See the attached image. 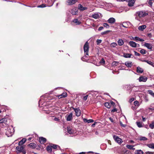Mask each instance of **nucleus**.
I'll return each instance as SVG.
<instances>
[{"instance_id": "nucleus-29", "label": "nucleus", "mask_w": 154, "mask_h": 154, "mask_svg": "<svg viewBox=\"0 0 154 154\" xmlns=\"http://www.w3.org/2000/svg\"><path fill=\"white\" fill-rule=\"evenodd\" d=\"M52 148L51 146H48L47 147V150L48 152H51L52 151Z\"/></svg>"}, {"instance_id": "nucleus-4", "label": "nucleus", "mask_w": 154, "mask_h": 154, "mask_svg": "<svg viewBox=\"0 0 154 154\" xmlns=\"http://www.w3.org/2000/svg\"><path fill=\"white\" fill-rule=\"evenodd\" d=\"M14 131V129L12 128H8L6 132V134L8 137H10L13 135Z\"/></svg>"}, {"instance_id": "nucleus-3", "label": "nucleus", "mask_w": 154, "mask_h": 154, "mask_svg": "<svg viewBox=\"0 0 154 154\" xmlns=\"http://www.w3.org/2000/svg\"><path fill=\"white\" fill-rule=\"evenodd\" d=\"M148 14L145 12L143 11H140L137 12L136 13V15H137L139 17H144L147 15Z\"/></svg>"}, {"instance_id": "nucleus-53", "label": "nucleus", "mask_w": 154, "mask_h": 154, "mask_svg": "<svg viewBox=\"0 0 154 154\" xmlns=\"http://www.w3.org/2000/svg\"><path fill=\"white\" fill-rule=\"evenodd\" d=\"M88 95L84 96L83 97V98L84 100H86L88 98Z\"/></svg>"}, {"instance_id": "nucleus-25", "label": "nucleus", "mask_w": 154, "mask_h": 154, "mask_svg": "<svg viewBox=\"0 0 154 154\" xmlns=\"http://www.w3.org/2000/svg\"><path fill=\"white\" fill-rule=\"evenodd\" d=\"M67 131L68 133L70 134H73L74 131L73 130H72L71 128H70L69 127H67Z\"/></svg>"}, {"instance_id": "nucleus-20", "label": "nucleus", "mask_w": 154, "mask_h": 154, "mask_svg": "<svg viewBox=\"0 0 154 154\" xmlns=\"http://www.w3.org/2000/svg\"><path fill=\"white\" fill-rule=\"evenodd\" d=\"M23 148V146H17L16 147V149L20 152H22Z\"/></svg>"}, {"instance_id": "nucleus-10", "label": "nucleus", "mask_w": 154, "mask_h": 154, "mask_svg": "<svg viewBox=\"0 0 154 154\" xmlns=\"http://www.w3.org/2000/svg\"><path fill=\"white\" fill-rule=\"evenodd\" d=\"M144 45L145 47H146L148 49L150 50H151L152 48V45L148 43H145Z\"/></svg>"}, {"instance_id": "nucleus-2", "label": "nucleus", "mask_w": 154, "mask_h": 154, "mask_svg": "<svg viewBox=\"0 0 154 154\" xmlns=\"http://www.w3.org/2000/svg\"><path fill=\"white\" fill-rule=\"evenodd\" d=\"M7 119L4 118L0 120V127H5L7 126Z\"/></svg>"}, {"instance_id": "nucleus-35", "label": "nucleus", "mask_w": 154, "mask_h": 154, "mask_svg": "<svg viewBox=\"0 0 154 154\" xmlns=\"http://www.w3.org/2000/svg\"><path fill=\"white\" fill-rule=\"evenodd\" d=\"M117 45V44L115 42H113L111 44L110 46L111 47H115Z\"/></svg>"}, {"instance_id": "nucleus-48", "label": "nucleus", "mask_w": 154, "mask_h": 154, "mask_svg": "<svg viewBox=\"0 0 154 154\" xmlns=\"http://www.w3.org/2000/svg\"><path fill=\"white\" fill-rule=\"evenodd\" d=\"M73 23H76V25L77 24V19H75L74 20H73L72 22L71 23L73 25Z\"/></svg>"}, {"instance_id": "nucleus-9", "label": "nucleus", "mask_w": 154, "mask_h": 154, "mask_svg": "<svg viewBox=\"0 0 154 154\" xmlns=\"http://www.w3.org/2000/svg\"><path fill=\"white\" fill-rule=\"evenodd\" d=\"M78 9L81 11H83L87 10L88 8L86 7H83L81 4H80L79 5Z\"/></svg>"}, {"instance_id": "nucleus-61", "label": "nucleus", "mask_w": 154, "mask_h": 154, "mask_svg": "<svg viewBox=\"0 0 154 154\" xmlns=\"http://www.w3.org/2000/svg\"><path fill=\"white\" fill-rule=\"evenodd\" d=\"M74 110L75 112V115L77 116V108H75V109H74Z\"/></svg>"}, {"instance_id": "nucleus-19", "label": "nucleus", "mask_w": 154, "mask_h": 154, "mask_svg": "<svg viewBox=\"0 0 154 154\" xmlns=\"http://www.w3.org/2000/svg\"><path fill=\"white\" fill-rule=\"evenodd\" d=\"M146 26L145 25H143L142 26H140L138 27V29L139 30L141 31H143L144 29L146 28Z\"/></svg>"}, {"instance_id": "nucleus-27", "label": "nucleus", "mask_w": 154, "mask_h": 154, "mask_svg": "<svg viewBox=\"0 0 154 154\" xmlns=\"http://www.w3.org/2000/svg\"><path fill=\"white\" fill-rule=\"evenodd\" d=\"M104 105L107 108L109 109L111 107V104L110 103L106 102L104 103Z\"/></svg>"}, {"instance_id": "nucleus-37", "label": "nucleus", "mask_w": 154, "mask_h": 154, "mask_svg": "<svg viewBox=\"0 0 154 154\" xmlns=\"http://www.w3.org/2000/svg\"><path fill=\"white\" fill-rule=\"evenodd\" d=\"M35 144L33 143H31L29 144V146L32 148H34L35 147Z\"/></svg>"}, {"instance_id": "nucleus-18", "label": "nucleus", "mask_w": 154, "mask_h": 154, "mask_svg": "<svg viewBox=\"0 0 154 154\" xmlns=\"http://www.w3.org/2000/svg\"><path fill=\"white\" fill-rule=\"evenodd\" d=\"M77 12V10L76 8H75L72 9L71 11V13L73 15H76V12Z\"/></svg>"}, {"instance_id": "nucleus-33", "label": "nucleus", "mask_w": 154, "mask_h": 154, "mask_svg": "<svg viewBox=\"0 0 154 154\" xmlns=\"http://www.w3.org/2000/svg\"><path fill=\"white\" fill-rule=\"evenodd\" d=\"M136 124L138 127L139 128L142 127L143 126L142 123H141L140 122H136Z\"/></svg>"}, {"instance_id": "nucleus-28", "label": "nucleus", "mask_w": 154, "mask_h": 154, "mask_svg": "<svg viewBox=\"0 0 154 154\" xmlns=\"http://www.w3.org/2000/svg\"><path fill=\"white\" fill-rule=\"evenodd\" d=\"M134 146L131 145H127L126 146V147L128 149H132L134 150L135 148H134Z\"/></svg>"}, {"instance_id": "nucleus-36", "label": "nucleus", "mask_w": 154, "mask_h": 154, "mask_svg": "<svg viewBox=\"0 0 154 154\" xmlns=\"http://www.w3.org/2000/svg\"><path fill=\"white\" fill-rule=\"evenodd\" d=\"M119 64V62L116 61H114L112 63V65L113 66H117Z\"/></svg>"}, {"instance_id": "nucleus-51", "label": "nucleus", "mask_w": 154, "mask_h": 154, "mask_svg": "<svg viewBox=\"0 0 154 154\" xmlns=\"http://www.w3.org/2000/svg\"><path fill=\"white\" fill-rule=\"evenodd\" d=\"M134 54H135V55H136V56H140V54L137 53V52L136 51H134Z\"/></svg>"}, {"instance_id": "nucleus-62", "label": "nucleus", "mask_w": 154, "mask_h": 154, "mask_svg": "<svg viewBox=\"0 0 154 154\" xmlns=\"http://www.w3.org/2000/svg\"><path fill=\"white\" fill-rule=\"evenodd\" d=\"M109 119L111 122H114V121L113 120V119L112 118H111V117H110L109 118Z\"/></svg>"}, {"instance_id": "nucleus-11", "label": "nucleus", "mask_w": 154, "mask_h": 154, "mask_svg": "<svg viewBox=\"0 0 154 154\" xmlns=\"http://www.w3.org/2000/svg\"><path fill=\"white\" fill-rule=\"evenodd\" d=\"M72 112H70V114L68 115H67L66 116V119L67 121H70L72 119Z\"/></svg>"}, {"instance_id": "nucleus-42", "label": "nucleus", "mask_w": 154, "mask_h": 154, "mask_svg": "<svg viewBox=\"0 0 154 154\" xmlns=\"http://www.w3.org/2000/svg\"><path fill=\"white\" fill-rule=\"evenodd\" d=\"M51 146L52 148H53L54 149H56L57 148V147L58 146L57 145L55 144H53V145L52 146L51 145ZM58 147H59V146Z\"/></svg>"}, {"instance_id": "nucleus-45", "label": "nucleus", "mask_w": 154, "mask_h": 154, "mask_svg": "<svg viewBox=\"0 0 154 154\" xmlns=\"http://www.w3.org/2000/svg\"><path fill=\"white\" fill-rule=\"evenodd\" d=\"M102 41L101 40L98 39L96 41V42L97 43V45H99V44H100V43H101Z\"/></svg>"}, {"instance_id": "nucleus-14", "label": "nucleus", "mask_w": 154, "mask_h": 154, "mask_svg": "<svg viewBox=\"0 0 154 154\" xmlns=\"http://www.w3.org/2000/svg\"><path fill=\"white\" fill-rule=\"evenodd\" d=\"M136 0H129L128 3V5L129 7L133 6Z\"/></svg>"}, {"instance_id": "nucleus-30", "label": "nucleus", "mask_w": 154, "mask_h": 154, "mask_svg": "<svg viewBox=\"0 0 154 154\" xmlns=\"http://www.w3.org/2000/svg\"><path fill=\"white\" fill-rule=\"evenodd\" d=\"M147 145V146L149 148L152 149H154V143H150L149 144H148Z\"/></svg>"}, {"instance_id": "nucleus-46", "label": "nucleus", "mask_w": 154, "mask_h": 154, "mask_svg": "<svg viewBox=\"0 0 154 154\" xmlns=\"http://www.w3.org/2000/svg\"><path fill=\"white\" fill-rule=\"evenodd\" d=\"M134 105L135 106H139V103L137 101H135L134 102Z\"/></svg>"}, {"instance_id": "nucleus-54", "label": "nucleus", "mask_w": 154, "mask_h": 154, "mask_svg": "<svg viewBox=\"0 0 154 154\" xmlns=\"http://www.w3.org/2000/svg\"><path fill=\"white\" fill-rule=\"evenodd\" d=\"M103 29V26H100L98 28L99 31H101Z\"/></svg>"}, {"instance_id": "nucleus-60", "label": "nucleus", "mask_w": 154, "mask_h": 154, "mask_svg": "<svg viewBox=\"0 0 154 154\" xmlns=\"http://www.w3.org/2000/svg\"><path fill=\"white\" fill-rule=\"evenodd\" d=\"M54 120L55 121H59V119L58 118H55L54 119Z\"/></svg>"}, {"instance_id": "nucleus-17", "label": "nucleus", "mask_w": 154, "mask_h": 154, "mask_svg": "<svg viewBox=\"0 0 154 154\" xmlns=\"http://www.w3.org/2000/svg\"><path fill=\"white\" fill-rule=\"evenodd\" d=\"M128 67H131L132 66V62L130 61H127L125 63H123Z\"/></svg>"}, {"instance_id": "nucleus-56", "label": "nucleus", "mask_w": 154, "mask_h": 154, "mask_svg": "<svg viewBox=\"0 0 154 154\" xmlns=\"http://www.w3.org/2000/svg\"><path fill=\"white\" fill-rule=\"evenodd\" d=\"M117 111V110L116 109V108H114V109H112V110L111 112H115Z\"/></svg>"}, {"instance_id": "nucleus-26", "label": "nucleus", "mask_w": 154, "mask_h": 154, "mask_svg": "<svg viewBox=\"0 0 154 154\" xmlns=\"http://www.w3.org/2000/svg\"><path fill=\"white\" fill-rule=\"evenodd\" d=\"M144 62H146L147 63L149 64V65L152 66L153 67H154V63L151 62L150 61H149L148 60H145L144 61Z\"/></svg>"}, {"instance_id": "nucleus-6", "label": "nucleus", "mask_w": 154, "mask_h": 154, "mask_svg": "<svg viewBox=\"0 0 154 154\" xmlns=\"http://www.w3.org/2000/svg\"><path fill=\"white\" fill-rule=\"evenodd\" d=\"M129 44L133 48H136L140 46V45L139 44L136 43L135 42L130 41L129 42Z\"/></svg>"}, {"instance_id": "nucleus-64", "label": "nucleus", "mask_w": 154, "mask_h": 154, "mask_svg": "<svg viewBox=\"0 0 154 154\" xmlns=\"http://www.w3.org/2000/svg\"><path fill=\"white\" fill-rule=\"evenodd\" d=\"M96 123V122H94V123H93V124H92V125H91L93 127H94Z\"/></svg>"}, {"instance_id": "nucleus-39", "label": "nucleus", "mask_w": 154, "mask_h": 154, "mask_svg": "<svg viewBox=\"0 0 154 154\" xmlns=\"http://www.w3.org/2000/svg\"><path fill=\"white\" fill-rule=\"evenodd\" d=\"M139 139L140 140H147V138L145 137H139Z\"/></svg>"}, {"instance_id": "nucleus-1", "label": "nucleus", "mask_w": 154, "mask_h": 154, "mask_svg": "<svg viewBox=\"0 0 154 154\" xmlns=\"http://www.w3.org/2000/svg\"><path fill=\"white\" fill-rule=\"evenodd\" d=\"M89 48V43L88 42H86L83 47L85 56L81 58L82 60L83 61H86L87 60V59H85V58H87L88 56Z\"/></svg>"}, {"instance_id": "nucleus-13", "label": "nucleus", "mask_w": 154, "mask_h": 154, "mask_svg": "<svg viewBox=\"0 0 154 154\" xmlns=\"http://www.w3.org/2000/svg\"><path fill=\"white\" fill-rule=\"evenodd\" d=\"M115 21V19L113 17H111L107 20L108 22L111 24L114 23Z\"/></svg>"}, {"instance_id": "nucleus-40", "label": "nucleus", "mask_w": 154, "mask_h": 154, "mask_svg": "<svg viewBox=\"0 0 154 154\" xmlns=\"http://www.w3.org/2000/svg\"><path fill=\"white\" fill-rule=\"evenodd\" d=\"M140 53L142 54H146V50L144 49H142L140 51Z\"/></svg>"}, {"instance_id": "nucleus-12", "label": "nucleus", "mask_w": 154, "mask_h": 154, "mask_svg": "<svg viewBox=\"0 0 154 154\" xmlns=\"http://www.w3.org/2000/svg\"><path fill=\"white\" fill-rule=\"evenodd\" d=\"M39 141L41 144H44L46 143V139L43 137H40L39 138Z\"/></svg>"}, {"instance_id": "nucleus-58", "label": "nucleus", "mask_w": 154, "mask_h": 154, "mask_svg": "<svg viewBox=\"0 0 154 154\" xmlns=\"http://www.w3.org/2000/svg\"><path fill=\"white\" fill-rule=\"evenodd\" d=\"M111 104V105H112L113 106L115 104V103L113 102L112 101H111V102H110V103Z\"/></svg>"}, {"instance_id": "nucleus-22", "label": "nucleus", "mask_w": 154, "mask_h": 154, "mask_svg": "<svg viewBox=\"0 0 154 154\" xmlns=\"http://www.w3.org/2000/svg\"><path fill=\"white\" fill-rule=\"evenodd\" d=\"M99 14L98 13L94 14L92 15L91 17L94 19H98L99 17Z\"/></svg>"}, {"instance_id": "nucleus-49", "label": "nucleus", "mask_w": 154, "mask_h": 154, "mask_svg": "<svg viewBox=\"0 0 154 154\" xmlns=\"http://www.w3.org/2000/svg\"><path fill=\"white\" fill-rule=\"evenodd\" d=\"M81 114V111L78 108V116H80Z\"/></svg>"}, {"instance_id": "nucleus-43", "label": "nucleus", "mask_w": 154, "mask_h": 154, "mask_svg": "<svg viewBox=\"0 0 154 154\" xmlns=\"http://www.w3.org/2000/svg\"><path fill=\"white\" fill-rule=\"evenodd\" d=\"M103 26L104 27H106L107 28H109V25L107 23H104L103 24Z\"/></svg>"}, {"instance_id": "nucleus-7", "label": "nucleus", "mask_w": 154, "mask_h": 154, "mask_svg": "<svg viewBox=\"0 0 154 154\" xmlns=\"http://www.w3.org/2000/svg\"><path fill=\"white\" fill-rule=\"evenodd\" d=\"M113 138L119 144L121 143L122 142V139L117 136L113 135Z\"/></svg>"}, {"instance_id": "nucleus-47", "label": "nucleus", "mask_w": 154, "mask_h": 154, "mask_svg": "<svg viewBox=\"0 0 154 154\" xmlns=\"http://www.w3.org/2000/svg\"><path fill=\"white\" fill-rule=\"evenodd\" d=\"M67 94L66 93H63L61 95L58 97H59L60 96H62V97H65L66 96Z\"/></svg>"}, {"instance_id": "nucleus-55", "label": "nucleus", "mask_w": 154, "mask_h": 154, "mask_svg": "<svg viewBox=\"0 0 154 154\" xmlns=\"http://www.w3.org/2000/svg\"><path fill=\"white\" fill-rule=\"evenodd\" d=\"M146 154H154L153 152L149 151L146 152Z\"/></svg>"}, {"instance_id": "nucleus-16", "label": "nucleus", "mask_w": 154, "mask_h": 154, "mask_svg": "<svg viewBox=\"0 0 154 154\" xmlns=\"http://www.w3.org/2000/svg\"><path fill=\"white\" fill-rule=\"evenodd\" d=\"M26 139L25 138H23L18 143V145L19 146H21L23 145L26 141Z\"/></svg>"}, {"instance_id": "nucleus-23", "label": "nucleus", "mask_w": 154, "mask_h": 154, "mask_svg": "<svg viewBox=\"0 0 154 154\" xmlns=\"http://www.w3.org/2000/svg\"><path fill=\"white\" fill-rule=\"evenodd\" d=\"M132 54L128 53H124L123 55V57L125 58H128L131 57Z\"/></svg>"}, {"instance_id": "nucleus-8", "label": "nucleus", "mask_w": 154, "mask_h": 154, "mask_svg": "<svg viewBox=\"0 0 154 154\" xmlns=\"http://www.w3.org/2000/svg\"><path fill=\"white\" fill-rule=\"evenodd\" d=\"M147 79L146 77L144 76H140L138 79L139 82H146Z\"/></svg>"}, {"instance_id": "nucleus-52", "label": "nucleus", "mask_w": 154, "mask_h": 154, "mask_svg": "<svg viewBox=\"0 0 154 154\" xmlns=\"http://www.w3.org/2000/svg\"><path fill=\"white\" fill-rule=\"evenodd\" d=\"M100 63H105V61L104 60L103 58H102L101 59V60L100 62Z\"/></svg>"}, {"instance_id": "nucleus-38", "label": "nucleus", "mask_w": 154, "mask_h": 154, "mask_svg": "<svg viewBox=\"0 0 154 154\" xmlns=\"http://www.w3.org/2000/svg\"><path fill=\"white\" fill-rule=\"evenodd\" d=\"M133 39L136 41V42L137 41H140V38L137 37H135L134 38L132 37Z\"/></svg>"}, {"instance_id": "nucleus-15", "label": "nucleus", "mask_w": 154, "mask_h": 154, "mask_svg": "<svg viewBox=\"0 0 154 154\" xmlns=\"http://www.w3.org/2000/svg\"><path fill=\"white\" fill-rule=\"evenodd\" d=\"M143 70L142 68H141L139 66H138L137 67V73H143Z\"/></svg>"}, {"instance_id": "nucleus-63", "label": "nucleus", "mask_w": 154, "mask_h": 154, "mask_svg": "<svg viewBox=\"0 0 154 154\" xmlns=\"http://www.w3.org/2000/svg\"><path fill=\"white\" fill-rule=\"evenodd\" d=\"M103 5H102V6H103L104 5H105L106 6L108 4H107V3H106V2H104L103 3Z\"/></svg>"}, {"instance_id": "nucleus-21", "label": "nucleus", "mask_w": 154, "mask_h": 154, "mask_svg": "<svg viewBox=\"0 0 154 154\" xmlns=\"http://www.w3.org/2000/svg\"><path fill=\"white\" fill-rule=\"evenodd\" d=\"M118 44L119 46H122L124 44L123 41L122 39H119L117 41Z\"/></svg>"}, {"instance_id": "nucleus-41", "label": "nucleus", "mask_w": 154, "mask_h": 154, "mask_svg": "<svg viewBox=\"0 0 154 154\" xmlns=\"http://www.w3.org/2000/svg\"><path fill=\"white\" fill-rule=\"evenodd\" d=\"M46 6L44 4H42V5H38L37 6V7L38 8H44V7H46Z\"/></svg>"}, {"instance_id": "nucleus-59", "label": "nucleus", "mask_w": 154, "mask_h": 154, "mask_svg": "<svg viewBox=\"0 0 154 154\" xmlns=\"http://www.w3.org/2000/svg\"><path fill=\"white\" fill-rule=\"evenodd\" d=\"M134 100V98H131L129 100V101L130 102H132Z\"/></svg>"}, {"instance_id": "nucleus-50", "label": "nucleus", "mask_w": 154, "mask_h": 154, "mask_svg": "<svg viewBox=\"0 0 154 154\" xmlns=\"http://www.w3.org/2000/svg\"><path fill=\"white\" fill-rule=\"evenodd\" d=\"M152 0H149L148 2V4H149L150 6H152Z\"/></svg>"}, {"instance_id": "nucleus-5", "label": "nucleus", "mask_w": 154, "mask_h": 154, "mask_svg": "<svg viewBox=\"0 0 154 154\" xmlns=\"http://www.w3.org/2000/svg\"><path fill=\"white\" fill-rule=\"evenodd\" d=\"M77 1V0H67L66 4L67 5H72L75 3Z\"/></svg>"}, {"instance_id": "nucleus-34", "label": "nucleus", "mask_w": 154, "mask_h": 154, "mask_svg": "<svg viewBox=\"0 0 154 154\" xmlns=\"http://www.w3.org/2000/svg\"><path fill=\"white\" fill-rule=\"evenodd\" d=\"M149 127L152 129L154 128V121H153L149 125Z\"/></svg>"}, {"instance_id": "nucleus-31", "label": "nucleus", "mask_w": 154, "mask_h": 154, "mask_svg": "<svg viewBox=\"0 0 154 154\" xmlns=\"http://www.w3.org/2000/svg\"><path fill=\"white\" fill-rule=\"evenodd\" d=\"M147 92L154 97V93L151 90H148L147 91Z\"/></svg>"}, {"instance_id": "nucleus-44", "label": "nucleus", "mask_w": 154, "mask_h": 154, "mask_svg": "<svg viewBox=\"0 0 154 154\" xmlns=\"http://www.w3.org/2000/svg\"><path fill=\"white\" fill-rule=\"evenodd\" d=\"M110 32V31L109 30H107L106 31H104V32H103L101 33V34L102 35H105V34H107V33H108L109 32Z\"/></svg>"}, {"instance_id": "nucleus-57", "label": "nucleus", "mask_w": 154, "mask_h": 154, "mask_svg": "<svg viewBox=\"0 0 154 154\" xmlns=\"http://www.w3.org/2000/svg\"><path fill=\"white\" fill-rule=\"evenodd\" d=\"M136 17H135V19L136 20H139V21H140V20L139 19V18L138 17H137V15H136Z\"/></svg>"}, {"instance_id": "nucleus-32", "label": "nucleus", "mask_w": 154, "mask_h": 154, "mask_svg": "<svg viewBox=\"0 0 154 154\" xmlns=\"http://www.w3.org/2000/svg\"><path fill=\"white\" fill-rule=\"evenodd\" d=\"M143 152L141 150H139L136 151L135 154H143Z\"/></svg>"}, {"instance_id": "nucleus-24", "label": "nucleus", "mask_w": 154, "mask_h": 154, "mask_svg": "<svg viewBox=\"0 0 154 154\" xmlns=\"http://www.w3.org/2000/svg\"><path fill=\"white\" fill-rule=\"evenodd\" d=\"M83 121L84 122H87L88 123L93 122H94V121L93 119H90L88 120L85 119H83Z\"/></svg>"}]
</instances>
